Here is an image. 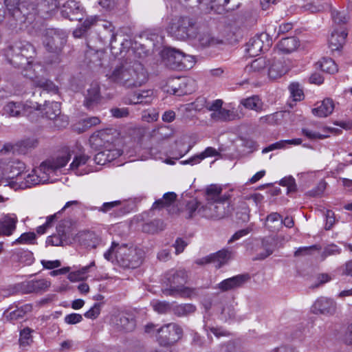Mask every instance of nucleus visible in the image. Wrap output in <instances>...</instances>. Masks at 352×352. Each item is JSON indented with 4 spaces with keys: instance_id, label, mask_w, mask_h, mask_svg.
Masks as SVG:
<instances>
[{
    "instance_id": "nucleus-1",
    "label": "nucleus",
    "mask_w": 352,
    "mask_h": 352,
    "mask_svg": "<svg viewBox=\"0 0 352 352\" xmlns=\"http://www.w3.org/2000/svg\"><path fill=\"white\" fill-rule=\"evenodd\" d=\"M34 54V46L25 41H16L5 50V56L9 63L15 67H25L26 72L24 75L31 79L35 86L47 92L57 93L58 87L43 77L45 73L43 67L40 63L30 61Z\"/></svg>"
},
{
    "instance_id": "nucleus-2",
    "label": "nucleus",
    "mask_w": 352,
    "mask_h": 352,
    "mask_svg": "<svg viewBox=\"0 0 352 352\" xmlns=\"http://www.w3.org/2000/svg\"><path fill=\"white\" fill-rule=\"evenodd\" d=\"M199 206V202L196 198L182 194L177 204V212L182 214L186 219L192 218L196 214L201 217L219 220L228 217L232 212L230 206V195L225 194L221 199L216 202H206L204 206Z\"/></svg>"
},
{
    "instance_id": "nucleus-3",
    "label": "nucleus",
    "mask_w": 352,
    "mask_h": 352,
    "mask_svg": "<svg viewBox=\"0 0 352 352\" xmlns=\"http://www.w3.org/2000/svg\"><path fill=\"white\" fill-rule=\"evenodd\" d=\"M8 10L6 28L12 32H18L28 28L35 19L36 12L32 1L5 0Z\"/></svg>"
},
{
    "instance_id": "nucleus-4",
    "label": "nucleus",
    "mask_w": 352,
    "mask_h": 352,
    "mask_svg": "<svg viewBox=\"0 0 352 352\" xmlns=\"http://www.w3.org/2000/svg\"><path fill=\"white\" fill-rule=\"evenodd\" d=\"M107 76L111 82L128 88L140 87L148 79L146 71L138 62H125L116 65Z\"/></svg>"
},
{
    "instance_id": "nucleus-5",
    "label": "nucleus",
    "mask_w": 352,
    "mask_h": 352,
    "mask_svg": "<svg viewBox=\"0 0 352 352\" xmlns=\"http://www.w3.org/2000/svg\"><path fill=\"white\" fill-rule=\"evenodd\" d=\"M120 133L114 129H106L94 133L90 138V142L96 147H102L104 149L98 153L95 156V161L98 164H104L107 162L121 155L120 150L114 148L115 143L119 138Z\"/></svg>"
},
{
    "instance_id": "nucleus-6",
    "label": "nucleus",
    "mask_w": 352,
    "mask_h": 352,
    "mask_svg": "<svg viewBox=\"0 0 352 352\" xmlns=\"http://www.w3.org/2000/svg\"><path fill=\"white\" fill-rule=\"evenodd\" d=\"M104 258L109 261L115 260L122 267L136 268L142 263V252L140 250L128 247L125 244L119 245L112 243L111 248L104 254Z\"/></svg>"
},
{
    "instance_id": "nucleus-7",
    "label": "nucleus",
    "mask_w": 352,
    "mask_h": 352,
    "mask_svg": "<svg viewBox=\"0 0 352 352\" xmlns=\"http://www.w3.org/2000/svg\"><path fill=\"white\" fill-rule=\"evenodd\" d=\"M71 158L70 151L66 149L61 155L56 159L47 160L41 164L38 167L34 168L41 184L50 181V175L57 170L64 167Z\"/></svg>"
},
{
    "instance_id": "nucleus-8",
    "label": "nucleus",
    "mask_w": 352,
    "mask_h": 352,
    "mask_svg": "<svg viewBox=\"0 0 352 352\" xmlns=\"http://www.w3.org/2000/svg\"><path fill=\"white\" fill-rule=\"evenodd\" d=\"M66 43L65 32L56 30H48L45 35L43 43L46 50L56 54H59Z\"/></svg>"
},
{
    "instance_id": "nucleus-9",
    "label": "nucleus",
    "mask_w": 352,
    "mask_h": 352,
    "mask_svg": "<svg viewBox=\"0 0 352 352\" xmlns=\"http://www.w3.org/2000/svg\"><path fill=\"white\" fill-rule=\"evenodd\" d=\"M272 43L269 34L263 32L249 40L245 45V52L250 56H256L261 52L268 50Z\"/></svg>"
},
{
    "instance_id": "nucleus-10",
    "label": "nucleus",
    "mask_w": 352,
    "mask_h": 352,
    "mask_svg": "<svg viewBox=\"0 0 352 352\" xmlns=\"http://www.w3.org/2000/svg\"><path fill=\"white\" fill-rule=\"evenodd\" d=\"M198 34V26L192 19L181 17L177 21V40L194 38Z\"/></svg>"
},
{
    "instance_id": "nucleus-11",
    "label": "nucleus",
    "mask_w": 352,
    "mask_h": 352,
    "mask_svg": "<svg viewBox=\"0 0 352 352\" xmlns=\"http://www.w3.org/2000/svg\"><path fill=\"white\" fill-rule=\"evenodd\" d=\"M275 249L274 240L271 237H265L257 242L252 248L254 261H262L273 254Z\"/></svg>"
},
{
    "instance_id": "nucleus-12",
    "label": "nucleus",
    "mask_w": 352,
    "mask_h": 352,
    "mask_svg": "<svg viewBox=\"0 0 352 352\" xmlns=\"http://www.w3.org/2000/svg\"><path fill=\"white\" fill-rule=\"evenodd\" d=\"M38 104L32 107L27 103L8 102L3 107L2 114L7 117H19L31 112L32 109L38 110Z\"/></svg>"
},
{
    "instance_id": "nucleus-13",
    "label": "nucleus",
    "mask_w": 352,
    "mask_h": 352,
    "mask_svg": "<svg viewBox=\"0 0 352 352\" xmlns=\"http://www.w3.org/2000/svg\"><path fill=\"white\" fill-rule=\"evenodd\" d=\"M311 309L315 314L332 316L336 312L337 304L332 298L320 297L315 301Z\"/></svg>"
},
{
    "instance_id": "nucleus-14",
    "label": "nucleus",
    "mask_w": 352,
    "mask_h": 352,
    "mask_svg": "<svg viewBox=\"0 0 352 352\" xmlns=\"http://www.w3.org/2000/svg\"><path fill=\"white\" fill-rule=\"evenodd\" d=\"M250 279L248 274H239L227 278L219 283L215 288L221 292H229L242 287Z\"/></svg>"
},
{
    "instance_id": "nucleus-15",
    "label": "nucleus",
    "mask_w": 352,
    "mask_h": 352,
    "mask_svg": "<svg viewBox=\"0 0 352 352\" xmlns=\"http://www.w3.org/2000/svg\"><path fill=\"white\" fill-rule=\"evenodd\" d=\"M50 281L45 278L33 279L23 282L21 289L26 294L43 293L50 288Z\"/></svg>"
},
{
    "instance_id": "nucleus-16",
    "label": "nucleus",
    "mask_w": 352,
    "mask_h": 352,
    "mask_svg": "<svg viewBox=\"0 0 352 352\" xmlns=\"http://www.w3.org/2000/svg\"><path fill=\"white\" fill-rule=\"evenodd\" d=\"M18 217L14 213L3 214L0 217V236H10L16 228Z\"/></svg>"
},
{
    "instance_id": "nucleus-17",
    "label": "nucleus",
    "mask_w": 352,
    "mask_h": 352,
    "mask_svg": "<svg viewBox=\"0 0 352 352\" xmlns=\"http://www.w3.org/2000/svg\"><path fill=\"white\" fill-rule=\"evenodd\" d=\"M61 14L70 21H80L82 19V8L78 2L70 0L63 5Z\"/></svg>"
},
{
    "instance_id": "nucleus-18",
    "label": "nucleus",
    "mask_w": 352,
    "mask_h": 352,
    "mask_svg": "<svg viewBox=\"0 0 352 352\" xmlns=\"http://www.w3.org/2000/svg\"><path fill=\"white\" fill-rule=\"evenodd\" d=\"M6 171L7 173L8 180L16 178L20 180L23 175V170L25 168V164L19 160H12L10 162L4 161Z\"/></svg>"
},
{
    "instance_id": "nucleus-19",
    "label": "nucleus",
    "mask_w": 352,
    "mask_h": 352,
    "mask_svg": "<svg viewBox=\"0 0 352 352\" xmlns=\"http://www.w3.org/2000/svg\"><path fill=\"white\" fill-rule=\"evenodd\" d=\"M43 111L47 118L55 120L56 126L65 127L67 125V120H65L61 125L57 124V122L60 119V117H59L60 114V103L57 102H46L43 105Z\"/></svg>"
},
{
    "instance_id": "nucleus-20",
    "label": "nucleus",
    "mask_w": 352,
    "mask_h": 352,
    "mask_svg": "<svg viewBox=\"0 0 352 352\" xmlns=\"http://www.w3.org/2000/svg\"><path fill=\"white\" fill-rule=\"evenodd\" d=\"M177 96L191 94L197 88L196 81L188 76H177Z\"/></svg>"
},
{
    "instance_id": "nucleus-21",
    "label": "nucleus",
    "mask_w": 352,
    "mask_h": 352,
    "mask_svg": "<svg viewBox=\"0 0 352 352\" xmlns=\"http://www.w3.org/2000/svg\"><path fill=\"white\" fill-rule=\"evenodd\" d=\"M158 336L157 337L161 345L166 346L170 344V336L176 333V324L168 323L157 329Z\"/></svg>"
},
{
    "instance_id": "nucleus-22",
    "label": "nucleus",
    "mask_w": 352,
    "mask_h": 352,
    "mask_svg": "<svg viewBox=\"0 0 352 352\" xmlns=\"http://www.w3.org/2000/svg\"><path fill=\"white\" fill-rule=\"evenodd\" d=\"M35 6L37 14H41L45 16V14H50L51 12L55 10L58 8V3L56 0H37L36 1H32Z\"/></svg>"
},
{
    "instance_id": "nucleus-23",
    "label": "nucleus",
    "mask_w": 352,
    "mask_h": 352,
    "mask_svg": "<svg viewBox=\"0 0 352 352\" xmlns=\"http://www.w3.org/2000/svg\"><path fill=\"white\" fill-rule=\"evenodd\" d=\"M316 107L312 109V113L320 118H325L332 113L334 109L333 101L330 98L324 99Z\"/></svg>"
},
{
    "instance_id": "nucleus-24",
    "label": "nucleus",
    "mask_w": 352,
    "mask_h": 352,
    "mask_svg": "<svg viewBox=\"0 0 352 352\" xmlns=\"http://www.w3.org/2000/svg\"><path fill=\"white\" fill-rule=\"evenodd\" d=\"M347 33L342 30L340 32L334 30L329 39V46L332 51H340L345 43Z\"/></svg>"
},
{
    "instance_id": "nucleus-25",
    "label": "nucleus",
    "mask_w": 352,
    "mask_h": 352,
    "mask_svg": "<svg viewBox=\"0 0 352 352\" xmlns=\"http://www.w3.org/2000/svg\"><path fill=\"white\" fill-rule=\"evenodd\" d=\"M100 99V86L97 82H94L87 90L85 95V105L87 108H91L97 104Z\"/></svg>"
},
{
    "instance_id": "nucleus-26",
    "label": "nucleus",
    "mask_w": 352,
    "mask_h": 352,
    "mask_svg": "<svg viewBox=\"0 0 352 352\" xmlns=\"http://www.w3.org/2000/svg\"><path fill=\"white\" fill-rule=\"evenodd\" d=\"M300 45V41L295 36L286 37L281 39L278 44V50L284 54L294 52Z\"/></svg>"
},
{
    "instance_id": "nucleus-27",
    "label": "nucleus",
    "mask_w": 352,
    "mask_h": 352,
    "mask_svg": "<svg viewBox=\"0 0 352 352\" xmlns=\"http://www.w3.org/2000/svg\"><path fill=\"white\" fill-rule=\"evenodd\" d=\"M80 243L87 248H95L99 244L100 239L93 232L83 231L78 235Z\"/></svg>"
},
{
    "instance_id": "nucleus-28",
    "label": "nucleus",
    "mask_w": 352,
    "mask_h": 352,
    "mask_svg": "<svg viewBox=\"0 0 352 352\" xmlns=\"http://www.w3.org/2000/svg\"><path fill=\"white\" fill-rule=\"evenodd\" d=\"M268 76L272 79H276L286 73L287 69L281 60L274 59L269 61Z\"/></svg>"
},
{
    "instance_id": "nucleus-29",
    "label": "nucleus",
    "mask_w": 352,
    "mask_h": 352,
    "mask_svg": "<svg viewBox=\"0 0 352 352\" xmlns=\"http://www.w3.org/2000/svg\"><path fill=\"white\" fill-rule=\"evenodd\" d=\"M195 63L194 56L186 54L177 49V71L189 70Z\"/></svg>"
},
{
    "instance_id": "nucleus-30",
    "label": "nucleus",
    "mask_w": 352,
    "mask_h": 352,
    "mask_svg": "<svg viewBox=\"0 0 352 352\" xmlns=\"http://www.w3.org/2000/svg\"><path fill=\"white\" fill-rule=\"evenodd\" d=\"M116 325L120 329L131 331L135 329V321L132 317L127 314H122L117 317Z\"/></svg>"
},
{
    "instance_id": "nucleus-31",
    "label": "nucleus",
    "mask_w": 352,
    "mask_h": 352,
    "mask_svg": "<svg viewBox=\"0 0 352 352\" xmlns=\"http://www.w3.org/2000/svg\"><path fill=\"white\" fill-rule=\"evenodd\" d=\"M222 188L217 184H211L206 187L205 197L206 202H216L221 199L225 194H222Z\"/></svg>"
},
{
    "instance_id": "nucleus-32",
    "label": "nucleus",
    "mask_w": 352,
    "mask_h": 352,
    "mask_svg": "<svg viewBox=\"0 0 352 352\" xmlns=\"http://www.w3.org/2000/svg\"><path fill=\"white\" fill-rule=\"evenodd\" d=\"M218 154H219V153L215 148H214L212 147H208L201 153H200L199 155H196L190 157L188 160L180 161L179 163L181 164H184V165L188 164H190L193 165V164L200 162L201 160H204L206 157L216 156Z\"/></svg>"
},
{
    "instance_id": "nucleus-33",
    "label": "nucleus",
    "mask_w": 352,
    "mask_h": 352,
    "mask_svg": "<svg viewBox=\"0 0 352 352\" xmlns=\"http://www.w3.org/2000/svg\"><path fill=\"white\" fill-rule=\"evenodd\" d=\"M153 92L151 89L142 90L135 93L129 99L131 104H148L153 98Z\"/></svg>"
},
{
    "instance_id": "nucleus-34",
    "label": "nucleus",
    "mask_w": 352,
    "mask_h": 352,
    "mask_svg": "<svg viewBox=\"0 0 352 352\" xmlns=\"http://www.w3.org/2000/svg\"><path fill=\"white\" fill-rule=\"evenodd\" d=\"M282 226L281 215L278 212L268 214L265 221V226L270 231L275 232Z\"/></svg>"
},
{
    "instance_id": "nucleus-35",
    "label": "nucleus",
    "mask_w": 352,
    "mask_h": 352,
    "mask_svg": "<svg viewBox=\"0 0 352 352\" xmlns=\"http://www.w3.org/2000/svg\"><path fill=\"white\" fill-rule=\"evenodd\" d=\"M98 22V19L96 16H90L86 19L82 24L77 28L73 32V35L76 38H80L92 26L96 25Z\"/></svg>"
},
{
    "instance_id": "nucleus-36",
    "label": "nucleus",
    "mask_w": 352,
    "mask_h": 352,
    "mask_svg": "<svg viewBox=\"0 0 352 352\" xmlns=\"http://www.w3.org/2000/svg\"><path fill=\"white\" fill-rule=\"evenodd\" d=\"M176 201V194L173 192H166L163 198L155 201L153 208L160 209L162 208H168L173 206Z\"/></svg>"
},
{
    "instance_id": "nucleus-37",
    "label": "nucleus",
    "mask_w": 352,
    "mask_h": 352,
    "mask_svg": "<svg viewBox=\"0 0 352 352\" xmlns=\"http://www.w3.org/2000/svg\"><path fill=\"white\" fill-rule=\"evenodd\" d=\"M89 160V157L85 154L76 155L70 164V169L75 171L76 175H83L86 173L87 172L80 171L79 169L80 167L85 166Z\"/></svg>"
},
{
    "instance_id": "nucleus-38",
    "label": "nucleus",
    "mask_w": 352,
    "mask_h": 352,
    "mask_svg": "<svg viewBox=\"0 0 352 352\" xmlns=\"http://www.w3.org/2000/svg\"><path fill=\"white\" fill-rule=\"evenodd\" d=\"M34 330L29 328L25 327L20 331L19 334V344L23 349H26L30 346L33 342L32 333Z\"/></svg>"
},
{
    "instance_id": "nucleus-39",
    "label": "nucleus",
    "mask_w": 352,
    "mask_h": 352,
    "mask_svg": "<svg viewBox=\"0 0 352 352\" xmlns=\"http://www.w3.org/2000/svg\"><path fill=\"white\" fill-rule=\"evenodd\" d=\"M212 263H217V267H221L231 257V252L228 250L223 249L214 254H212Z\"/></svg>"
},
{
    "instance_id": "nucleus-40",
    "label": "nucleus",
    "mask_w": 352,
    "mask_h": 352,
    "mask_svg": "<svg viewBox=\"0 0 352 352\" xmlns=\"http://www.w3.org/2000/svg\"><path fill=\"white\" fill-rule=\"evenodd\" d=\"M320 69L328 74H335L338 72V67L334 60L330 58H323L317 63Z\"/></svg>"
},
{
    "instance_id": "nucleus-41",
    "label": "nucleus",
    "mask_w": 352,
    "mask_h": 352,
    "mask_svg": "<svg viewBox=\"0 0 352 352\" xmlns=\"http://www.w3.org/2000/svg\"><path fill=\"white\" fill-rule=\"evenodd\" d=\"M241 103L247 109L261 111L262 109V102L257 96H253L245 99H243Z\"/></svg>"
},
{
    "instance_id": "nucleus-42",
    "label": "nucleus",
    "mask_w": 352,
    "mask_h": 352,
    "mask_svg": "<svg viewBox=\"0 0 352 352\" xmlns=\"http://www.w3.org/2000/svg\"><path fill=\"white\" fill-rule=\"evenodd\" d=\"M23 179L24 181L21 182V186L22 188H30L41 184L34 169L30 173L25 175Z\"/></svg>"
},
{
    "instance_id": "nucleus-43",
    "label": "nucleus",
    "mask_w": 352,
    "mask_h": 352,
    "mask_svg": "<svg viewBox=\"0 0 352 352\" xmlns=\"http://www.w3.org/2000/svg\"><path fill=\"white\" fill-rule=\"evenodd\" d=\"M164 228V223L160 219H155L143 226V231L148 233H155Z\"/></svg>"
},
{
    "instance_id": "nucleus-44",
    "label": "nucleus",
    "mask_w": 352,
    "mask_h": 352,
    "mask_svg": "<svg viewBox=\"0 0 352 352\" xmlns=\"http://www.w3.org/2000/svg\"><path fill=\"white\" fill-rule=\"evenodd\" d=\"M331 17L334 23L338 25L346 24L349 19L346 11H339L337 10H331Z\"/></svg>"
},
{
    "instance_id": "nucleus-45",
    "label": "nucleus",
    "mask_w": 352,
    "mask_h": 352,
    "mask_svg": "<svg viewBox=\"0 0 352 352\" xmlns=\"http://www.w3.org/2000/svg\"><path fill=\"white\" fill-rule=\"evenodd\" d=\"M176 51L174 49L166 48L162 52V56L163 58L165 64L170 67L171 69H174L175 54Z\"/></svg>"
},
{
    "instance_id": "nucleus-46",
    "label": "nucleus",
    "mask_w": 352,
    "mask_h": 352,
    "mask_svg": "<svg viewBox=\"0 0 352 352\" xmlns=\"http://www.w3.org/2000/svg\"><path fill=\"white\" fill-rule=\"evenodd\" d=\"M267 66V60L263 58H259L253 60L251 64L246 67L248 72H261L265 69Z\"/></svg>"
},
{
    "instance_id": "nucleus-47",
    "label": "nucleus",
    "mask_w": 352,
    "mask_h": 352,
    "mask_svg": "<svg viewBox=\"0 0 352 352\" xmlns=\"http://www.w3.org/2000/svg\"><path fill=\"white\" fill-rule=\"evenodd\" d=\"M177 296L191 298L197 296V289L184 286L183 284L177 285Z\"/></svg>"
},
{
    "instance_id": "nucleus-48",
    "label": "nucleus",
    "mask_w": 352,
    "mask_h": 352,
    "mask_svg": "<svg viewBox=\"0 0 352 352\" xmlns=\"http://www.w3.org/2000/svg\"><path fill=\"white\" fill-rule=\"evenodd\" d=\"M289 90L294 100L300 101L303 99V91L300 88V85L298 82H292L289 87Z\"/></svg>"
},
{
    "instance_id": "nucleus-49",
    "label": "nucleus",
    "mask_w": 352,
    "mask_h": 352,
    "mask_svg": "<svg viewBox=\"0 0 352 352\" xmlns=\"http://www.w3.org/2000/svg\"><path fill=\"white\" fill-rule=\"evenodd\" d=\"M282 117V113L276 112L272 114L267 115L265 116L261 117L259 122L261 124H276Z\"/></svg>"
},
{
    "instance_id": "nucleus-50",
    "label": "nucleus",
    "mask_w": 352,
    "mask_h": 352,
    "mask_svg": "<svg viewBox=\"0 0 352 352\" xmlns=\"http://www.w3.org/2000/svg\"><path fill=\"white\" fill-rule=\"evenodd\" d=\"M236 219L241 222H247L250 219V209L246 204L243 203L236 212Z\"/></svg>"
},
{
    "instance_id": "nucleus-51",
    "label": "nucleus",
    "mask_w": 352,
    "mask_h": 352,
    "mask_svg": "<svg viewBox=\"0 0 352 352\" xmlns=\"http://www.w3.org/2000/svg\"><path fill=\"white\" fill-rule=\"evenodd\" d=\"M35 239L36 234L34 232H25L16 239L13 244H32Z\"/></svg>"
},
{
    "instance_id": "nucleus-52",
    "label": "nucleus",
    "mask_w": 352,
    "mask_h": 352,
    "mask_svg": "<svg viewBox=\"0 0 352 352\" xmlns=\"http://www.w3.org/2000/svg\"><path fill=\"white\" fill-rule=\"evenodd\" d=\"M199 41L200 44L204 47L216 45L222 43L221 41L212 37L209 34H203L199 37Z\"/></svg>"
},
{
    "instance_id": "nucleus-53",
    "label": "nucleus",
    "mask_w": 352,
    "mask_h": 352,
    "mask_svg": "<svg viewBox=\"0 0 352 352\" xmlns=\"http://www.w3.org/2000/svg\"><path fill=\"white\" fill-rule=\"evenodd\" d=\"M219 111L221 122H230L239 118L238 114L233 110L221 108Z\"/></svg>"
},
{
    "instance_id": "nucleus-54",
    "label": "nucleus",
    "mask_w": 352,
    "mask_h": 352,
    "mask_svg": "<svg viewBox=\"0 0 352 352\" xmlns=\"http://www.w3.org/2000/svg\"><path fill=\"white\" fill-rule=\"evenodd\" d=\"M153 309L159 314H165L170 311V305L164 301L155 300L151 302Z\"/></svg>"
},
{
    "instance_id": "nucleus-55",
    "label": "nucleus",
    "mask_w": 352,
    "mask_h": 352,
    "mask_svg": "<svg viewBox=\"0 0 352 352\" xmlns=\"http://www.w3.org/2000/svg\"><path fill=\"white\" fill-rule=\"evenodd\" d=\"M341 250L336 245L331 243L324 248L321 256L322 260H324L329 256L339 254Z\"/></svg>"
},
{
    "instance_id": "nucleus-56",
    "label": "nucleus",
    "mask_w": 352,
    "mask_h": 352,
    "mask_svg": "<svg viewBox=\"0 0 352 352\" xmlns=\"http://www.w3.org/2000/svg\"><path fill=\"white\" fill-rule=\"evenodd\" d=\"M280 185L287 187V192H293L296 190L295 179L292 177H284L280 181Z\"/></svg>"
},
{
    "instance_id": "nucleus-57",
    "label": "nucleus",
    "mask_w": 352,
    "mask_h": 352,
    "mask_svg": "<svg viewBox=\"0 0 352 352\" xmlns=\"http://www.w3.org/2000/svg\"><path fill=\"white\" fill-rule=\"evenodd\" d=\"M195 307L192 304H182L177 305V316H186L193 313Z\"/></svg>"
},
{
    "instance_id": "nucleus-58",
    "label": "nucleus",
    "mask_w": 352,
    "mask_h": 352,
    "mask_svg": "<svg viewBox=\"0 0 352 352\" xmlns=\"http://www.w3.org/2000/svg\"><path fill=\"white\" fill-rule=\"evenodd\" d=\"M189 105L195 111H201L204 108L207 109L208 101L206 98L200 96L198 97L193 103H191Z\"/></svg>"
},
{
    "instance_id": "nucleus-59",
    "label": "nucleus",
    "mask_w": 352,
    "mask_h": 352,
    "mask_svg": "<svg viewBox=\"0 0 352 352\" xmlns=\"http://www.w3.org/2000/svg\"><path fill=\"white\" fill-rule=\"evenodd\" d=\"M252 228L251 226L238 230L228 240V243H231L236 240H239L241 237L248 234L250 232H252Z\"/></svg>"
},
{
    "instance_id": "nucleus-60",
    "label": "nucleus",
    "mask_w": 352,
    "mask_h": 352,
    "mask_svg": "<svg viewBox=\"0 0 352 352\" xmlns=\"http://www.w3.org/2000/svg\"><path fill=\"white\" fill-rule=\"evenodd\" d=\"M100 303H95L94 305L85 314V316L90 319L96 318L100 313Z\"/></svg>"
},
{
    "instance_id": "nucleus-61",
    "label": "nucleus",
    "mask_w": 352,
    "mask_h": 352,
    "mask_svg": "<svg viewBox=\"0 0 352 352\" xmlns=\"http://www.w3.org/2000/svg\"><path fill=\"white\" fill-rule=\"evenodd\" d=\"M64 320L69 324H75L82 320V316L79 314L73 313L65 316Z\"/></svg>"
},
{
    "instance_id": "nucleus-62",
    "label": "nucleus",
    "mask_w": 352,
    "mask_h": 352,
    "mask_svg": "<svg viewBox=\"0 0 352 352\" xmlns=\"http://www.w3.org/2000/svg\"><path fill=\"white\" fill-rule=\"evenodd\" d=\"M327 184L324 181L321 180L316 188L310 190L309 195L312 197H316L322 195L326 188Z\"/></svg>"
},
{
    "instance_id": "nucleus-63",
    "label": "nucleus",
    "mask_w": 352,
    "mask_h": 352,
    "mask_svg": "<svg viewBox=\"0 0 352 352\" xmlns=\"http://www.w3.org/2000/svg\"><path fill=\"white\" fill-rule=\"evenodd\" d=\"M302 132L304 135L310 140L324 139L327 137V135H322L316 132H313L312 131H310L307 129H302Z\"/></svg>"
},
{
    "instance_id": "nucleus-64",
    "label": "nucleus",
    "mask_w": 352,
    "mask_h": 352,
    "mask_svg": "<svg viewBox=\"0 0 352 352\" xmlns=\"http://www.w3.org/2000/svg\"><path fill=\"white\" fill-rule=\"evenodd\" d=\"M326 216V225H325V229L326 230H330L333 224L335 223V217H334V212L332 210H327L325 212Z\"/></svg>"
}]
</instances>
